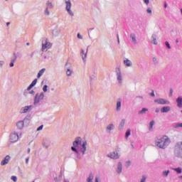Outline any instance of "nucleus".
<instances>
[{
	"label": "nucleus",
	"mask_w": 182,
	"mask_h": 182,
	"mask_svg": "<svg viewBox=\"0 0 182 182\" xmlns=\"http://www.w3.org/2000/svg\"><path fill=\"white\" fill-rule=\"evenodd\" d=\"M82 137L80 136H77L74 141H73V146H71V150L76 154V160H80L82 157L80 156V151L77 150V147L79 146H82Z\"/></svg>",
	"instance_id": "1"
},
{
	"label": "nucleus",
	"mask_w": 182,
	"mask_h": 182,
	"mask_svg": "<svg viewBox=\"0 0 182 182\" xmlns=\"http://www.w3.org/2000/svg\"><path fill=\"white\" fill-rule=\"evenodd\" d=\"M170 143H171V141L167 136H164L162 137L158 138L155 141V145L159 149H166Z\"/></svg>",
	"instance_id": "2"
},
{
	"label": "nucleus",
	"mask_w": 182,
	"mask_h": 182,
	"mask_svg": "<svg viewBox=\"0 0 182 182\" xmlns=\"http://www.w3.org/2000/svg\"><path fill=\"white\" fill-rule=\"evenodd\" d=\"M121 156H122V153H120V149H116L115 151L108 154L107 155V157H109L112 160H119Z\"/></svg>",
	"instance_id": "3"
},
{
	"label": "nucleus",
	"mask_w": 182,
	"mask_h": 182,
	"mask_svg": "<svg viewBox=\"0 0 182 182\" xmlns=\"http://www.w3.org/2000/svg\"><path fill=\"white\" fill-rule=\"evenodd\" d=\"M115 75H116L117 80L118 82V85H122L123 75L122 74V69L120 68V67H116Z\"/></svg>",
	"instance_id": "4"
},
{
	"label": "nucleus",
	"mask_w": 182,
	"mask_h": 182,
	"mask_svg": "<svg viewBox=\"0 0 182 182\" xmlns=\"http://www.w3.org/2000/svg\"><path fill=\"white\" fill-rule=\"evenodd\" d=\"M50 48H52V43L49 42L48 38H43L42 40V52H45V50L46 52V50H48V49H50Z\"/></svg>",
	"instance_id": "5"
},
{
	"label": "nucleus",
	"mask_w": 182,
	"mask_h": 182,
	"mask_svg": "<svg viewBox=\"0 0 182 182\" xmlns=\"http://www.w3.org/2000/svg\"><path fill=\"white\" fill-rule=\"evenodd\" d=\"M65 11H67L70 16H75V13L72 11V1L70 0H65Z\"/></svg>",
	"instance_id": "6"
},
{
	"label": "nucleus",
	"mask_w": 182,
	"mask_h": 182,
	"mask_svg": "<svg viewBox=\"0 0 182 182\" xmlns=\"http://www.w3.org/2000/svg\"><path fill=\"white\" fill-rule=\"evenodd\" d=\"M44 98H45V93L43 92H41V93H37L34 97L35 106H38V105L41 103V101L43 100Z\"/></svg>",
	"instance_id": "7"
},
{
	"label": "nucleus",
	"mask_w": 182,
	"mask_h": 182,
	"mask_svg": "<svg viewBox=\"0 0 182 182\" xmlns=\"http://www.w3.org/2000/svg\"><path fill=\"white\" fill-rule=\"evenodd\" d=\"M9 140L11 143H16V141L19 140V134H18V132L15 131L11 132L10 134Z\"/></svg>",
	"instance_id": "8"
},
{
	"label": "nucleus",
	"mask_w": 182,
	"mask_h": 182,
	"mask_svg": "<svg viewBox=\"0 0 182 182\" xmlns=\"http://www.w3.org/2000/svg\"><path fill=\"white\" fill-rule=\"evenodd\" d=\"M114 129H116V125L113 123H109L106 126L105 132L107 134H112Z\"/></svg>",
	"instance_id": "9"
},
{
	"label": "nucleus",
	"mask_w": 182,
	"mask_h": 182,
	"mask_svg": "<svg viewBox=\"0 0 182 182\" xmlns=\"http://www.w3.org/2000/svg\"><path fill=\"white\" fill-rule=\"evenodd\" d=\"M61 34H62V28H60L59 26H56L55 27H54V28L52 31L53 36H54L55 38H58V36H59Z\"/></svg>",
	"instance_id": "10"
},
{
	"label": "nucleus",
	"mask_w": 182,
	"mask_h": 182,
	"mask_svg": "<svg viewBox=\"0 0 182 182\" xmlns=\"http://www.w3.org/2000/svg\"><path fill=\"white\" fill-rule=\"evenodd\" d=\"M87 151V141H84L81 144V147L80 148V151L82 153V156L86 154V151Z\"/></svg>",
	"instance_id": "11"
},
{
	"label": "nucleus",
	"mask_w": 182,
	"mask_h": 182,
	"mask_svg": "<svg viewBox=\"0 0 182 182\" xmlns=\"http://www.w3.org/2000/svg\"><path fill=\"white\" fill-rule=\"evenodd\" d=\"M154 103H157L158 105H170V101L164 99V98H158L154 100Z\"/></svg>",
	"instance_id": "12"
},
{
	"label": "nucleus",
	"mask_w": 182,
	"mask_h": 182,
	"mask_svg": "<svg viewBox=\"0 0 182 182\" xmlns=\"http://www.w3.org/2000/svg\"><path fill=\"white\" fill-rule=\"evenodd\" d=\"M89 50V48H87L86 52L85 50H80V56L82 59L83 63H86V58H87V51Z\"/></svg>",
	"instance_id": "13"
},
{
	"label": "nucleus",
	"mask_w": 182,
	"mask_h": 182,
	"mask_svg": "<svg viewBox=\"0 0 182 182\" xmlns=\"http://www.w3.org/2000/svg\"><path fill=\"white\" fill-rule=\"evenodd\" d=\"M32 110V105L30 106H26L22 107L20 109V113L23 114V113H28V112H31Z\"/></svg>",
	"instance_id": "14"
},
{
	"label": "nucleus",
	"mask_w": 182,
	"mask_h": 182,
	"mask_svg": "<svg viewBox=\"0 0 182 182\" xmlns=\"http://www.w3.org/2000/svg\"><path fill=\"white\" fill-rule=\"evenodd\" d=\"M11 161V156L7 155L4 157V159L1 161V166H6Z\"/></svg>",
	"instance_id": "15"
},
{
	"label": "nucleus",
	"mask_w": 182,
	"mask_h": 182,
	"mask_svg": "<svg viewBox=\"0 0 182 182\" xmlns=\"http://www.w3.org/2000/svg\"><path fill=\"white\" fill-rule=\"evenodd\" d=\"M124 65L127 68H132L133 66V63L129 58H124Z\"/></svg>",
	"instance_id": "16"
},
{
	"label": "nucleus",
	"mask_w": 182,
	"mask_h": 182,
	"mask_svg": "<svg viewBox=\"0 0 182 182\" xmlns=\"http://www.w3.org/2000/svg\"><path fill=\"white\" fill-rule=\"evenodd\" d=\"M122 171H123V164H122V162H118L117 165L116 173L121 174Z\"/></svg>",
	"instance_id": "17"
},
{
	"label": "nucleus",
	"mask_w": 182,
	"mask_h": 182,
	"mask_svg": "<svg viewBox=\"0 0 182 182\" xmlns=\"http://www.w3.org/2000/svg\"><path fill=\"white\" fill-rule=\"evenodd\" d=\"M50 144V140H49V139L48 138H45L43 140V146L45 149H48L49 146Z\"/></svg>",
	"instance_id": "18"
},
{
	"label": "nucleus",
	"mask_w": 182,
	"mask_h": 182,
	"mask_svg": "<svg viewBox=\"0 0 182 182\" xmlns=\"http://www.w3.org/2000/svg\"><path fill=\"white\" fill-rule=\"evenodd\" d=\"M122 110V99H118L116 104V112Z\"/></svg>",
	"instance_id": "19"
},
{
	"label": "nucleus",
	"mask_w": 182,
	"mask_h": 182,
	"mask_svg": "<svg viewBox=\"0 0 182 182\" xmlns=\"http://www.w3.org/2000/svg\"><path fill=\"white\" fill-rule=\"evenodd\" d=\"M125 124H126V119H122L118 125V130L119 131L123 130V129H124Z\"/></svg>",
	"instance_id": "20"
},
{
	"label": "nucleus",
	"mask_w": 182,
	"mask_h": 182,
	"mask_svg": "<svg viewBox=\"0 0 182 182\" xmlns=\"http://www.w3.org/2000/svg\"><path fill=\"white\" fill-rule=\"evenodd\" d=\"M46 8H48V9H53V8H55V5L53 4V3H52V1L48 0L46 3Z\"/></svg>",
	"instance_id": "21"
},
{
	"label": "nucleus",
	"mask_w": 182,
	"mask_h": 182,
	"mask_svg": "<svg viewBox=\"0 0 182 182\" xmlns=\"http://www.w3.org/2000/svg\"><path fill=\"white\" fill-rule=\"evenodd\" d=\"M171 110V107L170 106H165L161 108V112L162 113H168Z\"/></svg>",
	"instance_id": "22"
},
{
	"label": "nucleus",
	"mask_w": 182,
	"mask_h": 182,
	"mask_svg": "<svg viewBox=\"0 0 182 182\" xmlns=\"http://www.w3.org/2000/svg\"><path fill=\"white\" fill-rule=\"evenodd\" d=\"M23 126H25L23 121H18L16 122V127L18 130H22V129H23Z\"/></svg>",
	"instance_id": "23"
},
{
	"label": "nucleus",
	"mask_w": 182,
	"mask_h": 182,
	"mask_svg": "<svg viewBox=\"0 0 182 182\" xmlns=\"http://www.w3.org/2000/svg\"><path fill=\"white\" fill-rule=\"evenodd\" d=\"M157 36L156 34H152L151 39V43H152L153 45H157Z\"/></svg>",
	"instance_id": "24"
},
{
	"label": "nucleus",
	"mask_w": 182,
	"mask_h": 182,
	"mask_svg": "<svg viewBox=\"0 0 182 182\" xmlns=\"http://www.w3.org/2000/svg\"><path fill=\"white\" fill-rule=\"evenodd\" d=\"M130 38L132 39V42L134 45H137V39L136 38V34L131 33L130 34Z\"/></svg>",
	"instance_id": "25"
},
{
	"label": "nucleus",
	"mask_w": 182,
	"mask_h": 182,
	"mask_svg": "<svg viewBox=\"0 0 182 182\" xmlns=\"http://www.w3.org/2000/svg\"><path fill=\"white\" fill-rule=\"evenodd\" d=\"M175 155L176 156V157H179V159H182V151L180 149H176Z\"/></svg>",
	"instance_id": "26"
},
{
	"label": "nucleus",
	"mask_w": 182,
	"mask_h": 182,
	"mask_svg": "<svg viewBox=\"0 0 182 182\" xmlns=\"http://www.w3.org/2000/svg\"><path fill=\"white\" fill-rule=\"evenodd\" d=\"M176 103H177L178 107H182V97H178L176 99Z\"/></svg>",
	"instance_id": "27"
},
{
	"label": "nucleus",
	"mask_w": 182,
	"mask_h": 182,
	"mask_svg": "<svg viewBox=\"0 0 182 182\" xmlns=\"http://www.w3.org/2000/svg\"><path fill=\"white\" fill-rule=\"evenodd\" d=\"M146 112H149V109H147V108H142L141 110H139L138 112V114H139V115L146 114Z\"/></svg>",
	"instance_id": "28"
},
{
	"label": "nucleus",
	"mask_w": 182,
	"mask_h": 182,
	"mask_svg": "<svg viewBox=\"0 0 182 182\" xmlns=\"http://www.w3.org/2000/svg\"><path fill=\"white\" fill-rule=\"evenodd\" d=\"M22 122H23V124H26V126H28V124L31 123V119H29V117H26Z\"/></svg>",
	"instance_id": "29"
},
{
	"label": "nucleus",
	"mask_w": 182,
	"mask_h": 182,
	"mask_svg": "<svg viewBox=\"0 0 182 182\" xmlns=\"http://www.w3.org/2000/svg\"><path fill=\"white\" fill-rule=\"evenodd\" d=\"M154 124H156V122H154V120H152L149 122V132H153V126H154Z\"/></svg>",
	"instance_id": "30"
},
{
	"label": "nucleus",
	"mask_w": 182,
	"mask_h": 182,
	"mask_svg": "<svg viewBox=\"0 0 182 182\" xmlns=\"http://www.w3.org/2000/svg\"><path fill=\"white\" fill-rule=\"evenodd\" d=\"M45 70H46V69L43 68L38 72L37 75L38 79L41 78V77L45 73Z\"/></svg>",
	"instance_id": "31"
},
{
	"label": "nucleus",
	"mask_w": 182,
	"mask_h": 182,
	"mask_svg": "<svg viewBox=\"0 0 182 182\" xmlns=\"http://www.w3.org/2000/svg\"><path fill=\"white\" fill-rule=\"evenodd\" d=\"M72 73H73V68H67L66 75L67 76H72Z\"/></svg>",
	"instance_id": "32"
},
{
	"label": "nucleus",
	"mask_w": 182,
	"mask_h": 182,
	"mask_svg": "<svg viewBox=\"0 0 182 182\" xmlns=\"http://www.w3.org/2000/svg\"><path fill=\"white\" fill-rule=\"evenodd\" d=\"M14 56L11 59V63H15L16 62V59H18V55H16V53H14Z\"/></svg>",
	"instance_id": "33"
},
{
	"label": "nucleus",
	"mask_w": 182,
	"mask_h": 182,
	"mask_svg": "<svg viewBox=\"0 0 182 182\" xmlns=\"http://www.w3.org/2000/svg\"><path fill=\"white\" fill-rule=\"evenodd\" d=\"M146 14H148L149 16H151V15H153V10L151 9V7H147Z\"/></svg>",
	"instance_id": "34"
},
{
	"label": "nucleus",
	"mask_w": 182,
	"mask_h": 182,
	"mask_svg": "<svg viewBox=\"0 0 182 182\" xmlns=\"http://www.w3.org/2000/svg\"><path fill=\"white\" fill-rule=\"evenodd\" d=\"M87 182H93V173H90Z\"/></svg>",
	"instance_id": "35"
},
{
	"label": "nucleus",
	"mask_w": 182,
	"mask_h": 182,
	"mask_svg": "<svg viewBox=\"0 0 182 182\" xmlns=\"http://www.w3.org/2000/svg\"><path fill=\"white\" fill-rule=\"evenodd\" d=\"M49 9L48 8L46 7L45 10H44V15L46 16H49V15H50V11H49Z\"/></svg>",
	"instance_id": "36"
},
{
	"label": "nucleus",
	"mask_w": 182,
	"mask_h": 182,
	"mask_svg": "<svg viewBox=\"0 0 182 182\" xmlns=\"http://www.w3.org/2000/svg\"><path fill=\"white\" fill-rule=\"evenodd\" d=\"M168 174H170V171L169 170L164 171L162 172L163 177H168Z\"/></svg>",
	"instance_id": "37"
},
{
	"label": "nucleus",
	"mask_w": 182,
	"mask_h": 182,
	"mask_svg": "<svg viewBox=\"0 0 182 182\" xmlns=\"http://www.w3.org/2000/svg\"><path fill=\"white\" fill-rule=\"evenodd\" d=\"M131 130L130 129H127L126 133H125V139H129V136H130V134H132L131 133Z\"/></svg>",
	"instance_id": "38"
},
{
	"label": "nucleus",
	"mask_w": 182,
	"mask_h": 182,
	"mask_svg": "<svg viewBox=\"0 0 182 182\" xmlns=\"http://www.w3.org/2000/svg\"><path fill=\"white\" fill-rule=\"evenodd\" d=\"M173 129H178V127H182V123H177L173 125Z\"/></svg>",
	"instance_id": "39"
},
{
	"label": "nucleus",
	"mask_w": 182,
	"mask_h": 182,
	"mask_svg": "<svg viewBox=\"0 0 182 182\" xmlns=\"http://www.w3.org/2000/svg\"><path fill=\"white\" fill-rule=\"evenodd\" d=\"M174 171H176V173H178V174H181L182 173V169L181 168H173Z\"/></svg>",
	"instance_id": "40"
},
{
	"label": "nucleus",
	"mask_w": 182,
	"mask_h": 182,
	"mask_svg": "<svg viewBox=\"0 0 182 182\" xmlns=\"http://www.w3.org/2000/svg\"><path fill=\"white\" fill-rule=\"evenodd\" d=\"M152 62H153L154 65H158L159 64V60H157V58L156 57H154L152 58Z\"/></svg>",
	"instance_id": "41"
},
{
	"label": "nucleus",
	"mask_w": 182,
	"mask_h": 182,
	"mask_svg": "<svg viewBox=\"0 0 182 182\" xmlns=\"http://www.w3.org/2000/svg\"><path fill=\"white\" fill-rule=\"evenodd\" d=\"M176 150L182 151V142L178 143V148L176 149Z\"/></svg>",
	"instance_id": "42"
},
{
	"label": "nucleus",
	"mask_w": 182,
	"mask_h": 182,
	"mask_svg": "<svg viewBox=\"0 0 182 182\" xmlns=\"http://www.w3.org/2000/svg\"><path fill=\"white\" fill-rule=\"evenodd\" d=\"M11 180H12V181L16 182V181H18V178L15 176H12L11 177Z\"/></svg>",
	"instance_id": "43"
},
{
	"label": "nucleus",
	"mask_w": 182,
	"mask_h": 182,
	"mask_svg": "<svg viewBox=\"0 0 182 182\" xmlns=\"http://www.w3.org/2000/svg\"><path fill=\"white\" fill-rule=\"evenodd\" d=\"M36 83H38V79H35L34 80H33V82H31V86H35L36 85Z\"/></svg>",
	"instance_id": "44"
},
{
	"label": "nucleus",
	"mask_w": 182,
	"mask_h": 182,
	"mask_svg": "<svg viewBox=\"0 0 182 182\" xmlns=\"http://www.w3.org/2000/svg\"><path fill=\"white\" fill-rule=\"evenodd\" d=\"M146 179L147 178L146 177V176H142L140 182H146Z\"/></svg>",
	"instance_id": "45"
},
{
	"label": "nucleus",
	"mask_w": 182,
	"mask_h": 182,
	"mask_svg": "<svg viewBox=\"0 0 182 182\" xmlns=\"http://www.w3.org/2000/svg\"><path fill=\"white\" fill-rule=\"evenodd\" d=\"M43 92H44V93H46V92H48V85H44L43 86Z\"/></svg>",
	"instance_id": "46"
},
{
	"label": "nucleus",
	"mask_w": 182,
	"mask_h": 182,
	"mask_svg": "<svg viewBox=\"0 0 182 182\" xmlns=\"http://www.w3.org/2000/svg\"><path fill=\"white\" fill-rule=\"evenodd\" d=\"M165 45L166 48H168V49H171V46H170V43H168V41H166Z\"/></svg>",
	"instance_id": "47"
},
{
	"label": "nucleus",
	"mask_w": 182,
	"mask_h": 182,
	"mask_svg": "<svg viewBox=\"0 0 182 182\" xmlns=\"http://www.w3.org/2000/svg\"><path fill=\"white\" fill-rule=\"evenodd\" d=\"M131 165H132V161H127L126 162V167H130Z\"/></svg>",
	"instance_id": "48"
},
{
	"label": "nucleus",
	"mask_w": 182,
	"mask_h": 182,
	"mask_svg": "<svg viewBox=\"0 0 182 182\" xmlns=\"http://www.w3.org/2000/svg\"><path fill=\"white\" fill-rule=\"evenodd\" d=\"M77 38L78 39H83V36H82V35H80V33H78L77 34Z\"/></svg>",
	"instance_id": "49"
},
{
	"label": "nucleus",
	"mask_w": 182,
	"mask_h": 182,
	"mask_svg": "<svg viewBox=\"0 0 182 182\" xmlns=\"http://www.w3.org/2000/svg\"><path fill=\"white\" fill-rule=\"evenodd\" d=\"M144 1V4H145V5H149V4H150V0H143Z\"/></svg>",
	"instance_id": "50"
},
{
	"label": "nucleus",
	"mask_w": 182,
	"mask_h": 182,
	"mask_svg": "<svg viewBox=\"0 0 182 182\" xmlns=\"http://www.w3.org/2000/svg\"><path fill=\"white\" fill-rule=\"evenodd\" d=\"M4 65H5V61L0 60V68H2V66H4Z\"/></svg>",
	"instance_id": "51"
},
{
	"label": "nucleus",
	"mask_w": 182,
	"mask_h": 182,
	"mask_svg": "<svg viewBox=\"0 0 182 182\" xmlns=\"http://www.w3.org/2000/svg\"><path fill=\"white\" fill-rule=\"evenodd\" d=\"M171 96H173V89H170L169 90V97H171Z\"/></svg>",
	"instance_id": "52"
},
{
	"label": "nucleus",
	"mask_w": 182,
	"mask_h": 182,
	"mask_svg": "<svg viewBox=\"0 0 182 182\" xmlns=\"http://www.w3.org/2000/svg\"><path fill=\"white\" fill-rule=\"evenodd\" d=\"M43 129V125H41L38 129H37V132H41V130H42Z\"/></svg>",
	"instance_id": "53"
},
{
	"label": "nucleus",
	"mask_w": 182,
	"mask_h": 182,
	"mask_svg": "<svg viewBox=\"0 0 182 182\" xmlns=\"http://www.w3.org/2000/svg\"><path fill=\"white\" fill-rule=\"evenodd\" d=\"M151 96H152V97H156V95L154 94V90H152V92H151Z\"/></svg>",
	"instance_id": "54"
},
{
	"label": "nucleus",
	"mask_w": 182,
	"mask_h": 182,
	"mask_svg": "<svg viewBox=\"0 0 182 182\" xmlns=\"http://www.w3.org/2000/svg\"><path fill=\"white\" fill-rule=\"evenodd\" d=\"M32 87H33V85H31V84L27 87V90L28 91H29V90H31V89H32Z\"/></svg>",
	"instance_id": "55"
},
{
	"label": "nucleus",
	"mask_w": 182,
	"mask_h": 182,
	"mask_svg": "<svg viewBox=\"0 0 182 182\" xmlns=\"http://www.w3.org/2000/svg\"><path fill=\"white\" fill-rule=\"evenodd\" d=\"M29 164V157H27L26 159V164Z\"/></svg>",
	"instance_id": "56"
},
{
	"label": "nucleus",
	"mask_w": 182,
	"mask_h": 182,
	"mask_svg": "<svg viewBox=\"0 0 182 182\" xmlns=\"http://www.w3.org/2000/svg\"><path fill=\"white\" fill-rule=\"evenodd\" d=\"M9 66H10V68H14V66H15V65H14V63H10V64H9Z\"/></svg>",
	"instance_id": "57"
},
{
	"label": "nucleus",
	"mask_w": 182,
	"mask_h": 182,
	"mask_svg": "<svg viewBox=\"0 0 182 182\" xmlns=\"http://www.w3.org/2000/svg\"><path fill=\"white\" fill-rule=\"evenodd\" d=\"M30 95H35V90H32L29 92Z\"/></svg>",
	"instance_id": "58"
},
{
	"label": "nucleus",
	"mask_w": 182,
	"mask_h": 182,
	"mask_svg": "<svg viewBox=\"0 0 182 182\" xmlns=\"http://www.w3.org/2000/svg\"><path fill=\"white\" fill-rule=\"evenodd\" d=\"M156 113H159L160 112V109L159 108H156V110H155Z\"/></svg>",
	"instance_id": "59"
},
{
	"label": "nucleus",
	"mask_w": 182,
	"mask_h": 182,
	"mask_svg": "<svg viewBox=\"0 0 182 182\" xmlns=\"http://www.w3.org/2000/svg\"><path fill=\"white\" fill-rule=\"evenodd\" d=\"M136 97H137L138 99H143V96H141V95L137 96Z\"/></svg>",
	"instance_id": "60"
},
{
	"label": "nucleus",
	"mask_w": 182,
	"mask_h": 182,
	"mask_svg": "<svg viewBox=\"0 0 182 182\" xmlns=\"http://www.w3.org/2000/svg\"><path fill=\"white\" fill-rule=\"evenodd\" d=\"M27 153H28V154H29V153H31V149L30 148L28 149Z\"/></svg>",
	"instance_id": "61"
},
{
	"label": "nucleus",
	"mask_w": 182,
	"mask_h": 182,
	"mask_svg": "<svg viewBox=\"0 0 182 182\" xmlns=\"http://www.w3.org/2000/svg\"><path fill=\"white\" fill-rule=\"evenodd\" d=\"M132 149H134V145L133 144H131Z\"/></svg>",
	"instance_id": "62"
},
{
	"label": "nucleus",
	"mask_w": 182,
	"mask_h": 182,
	"mask_svg": "<svg viewBox=\"0 0 182 182\" xmlns=\"http://www.w3.org/2000/svg\"><path fill=\"white\" fill-rule=\"evenodd\" d=\"M95 182H99V178H95Z\"/></svg>",
	"instance_id": "63"
},
{
	"label": "nucleus",
	"mask_w": 182,
	"mask_h": 182,
	"mask_svg": "<svg viewBox=\"0 0 182 182\" xmlns=\"http://www.w3.org/2000/svg\"><path fill=\"white\" fill-rule=\"evenodd\" d=\"M64 182H69V181H68V180L65 179V180H64Z\"/></svg>",
	"instance_id": "64"
}]
</instances>
